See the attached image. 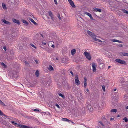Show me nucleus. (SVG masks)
<instances>
[{
  "label": "nucleus",
  "instance_id": "obj_21",
  "mask_svg": "<svg viewBox=\"0 0 128 128\" xmlns=\"http://www.w3.org/2000/svg\"><path fill=\"white\" fill-rule=\"evenodd\" d=\"M71 54L72 55H73L76 52V50L75 49H74L71 50Z\"/></svg>",
  "mask_w": 128,
  "mask_h": 128
},
{
  "label": "nucleus",
  "instance_id": "obj_50",
  "mask_svg": "<svg viewBox=\"0 0 128 128\" xmlns=\"http://www.w3.org/2000/svg\"><path fill=\"white\" fill-rule=\"evenodd\" d=\"M54 2L55 4L57 5L58 4V3L56 1V0H54Z\"/></svg>",
  "mask_w": 128,
  "mask_h": 128
},
{
  "label": "nucleus",
  "instance_id": "obj_33",
  "mask_svg": "<svg viewBox=\"0 0 128 128\" xmlns=\"http://www.w3.org/2000/svg\"><path fill=\"white\" fill-rule=\"evenodd\" d=\"M10 55H11V56H10L9 58L10 60H12V58H13L14 57V54H11V53Z\"/></svg>",
  "mask_w": 128,
  "mask_h": 128
},
{
  "label": "nucleus",
  "instance_id": "obj_44",
  "mask_svg": "<svg viewBox=\"0 0 128 128\" xmlns=\"http://www.w3.org/2000/svg\"><path fill=\"white\" fill-rule=\"evenodd\" d=\"M70 73L71 74L72 76H73L74 75V74L73 72H72V70H70Z\"/></svg>",
  "mask_w": 128,
  "mask_h": 128
},
{
  "label": "nucleus",
  "instance_id": "obj_37",
  "mask_svg": "<svg viewBox=\"0 0 128 128\" xmlns=\"http://www.w3.org/2000/svg\"><path fill=\"white\" fill-rule=\"evenodd\" d=\"M62 120L63 121H70V120L66 118H62Z\"/></svg>",
  "mask_w": 128,
  "mask_h": 128
},
{
  "label": "nucleus",
  "instance_id": "obj_60",
  "mask_svg": "<svg viewBox=\"0 0 128 128\" xmlns=\"http://www.w3.org/2000/svg\"><path fill=\"white\" fill-rule=\"evenodd\" d=\"M114 119V118H110V120H113Z\"/></svg>",
  "mask_w": 128,
  "mask_h": 128
},
{
  "label": "nucleus",
  "instance_id": "obj_13",
  "mask_svg": "<svg viewBox=\"0 0 128 128\" xmlns=\"http://www.w3.org/2000/svg\"><path fill=\"white\" fill-rule=\"evenodd\" d=\"M28 19L31 22L33 23L36 26H37L38 25V24L34 20L31 18H30L29 17H28Z\"/></svg>",
  "mask_w": 128,
  "mask_h": 128
},
{
  "label": "nucleus",
  "instance_id": "obj_55",
  "mask_svg": "<svg viewBox=\"0 0 128 128\" xmlns=\"http://www.w3.org/2000/svg\"><path fill=\"white\" fill-rule=\"evenodd\" d=\"M24 63L26 65H27V64H28V62H27L26 61H25L24 62Z\"/></svg>",
  "mask_w": 128,
  "mask_h": 128
},
{
  "label": "nucleus",
  "instance_id": "obj_46",
  "mask_svg": "<svg viewBox=\"0 0 128 128\" xmlns=\"http://www.w3.org/2000/svg\"><path fill=\"white\" fill-rule=\"evenodd\" d=\"M27 91L31 93H32V92L31 91V90L30 89V88H28V90H27Z\"/></svg>",
  "mask_w": 128,
  "mask_h": 128
},
{
  "label": "nucleus",
  "instance_id": "obj_32",
  "mask_svg": "<svg viewBox=\"0 0 128 128\" xmlns=\"http://www.w3.org/2000/svg\"><path fill=\"white\" fill-rule=\"evenodd\" d=\"M110 112H117V110L116 109H112Z\"/></svg>",
  "mask_w": 128,
  "mask_h": 128
},
{
  "label": "nucleus",
  "instance_id": "obj_26",
  "mask_svg": "<svg viewBox=\"0 0 128 128\" xmlns=\"http://www.w3.org/2000/svg\"><path fill=\"white\" fill-rule=\"evenodd\" d=\"M112 41L113 42H118L120 43H123V42H122L121 41L117 40L116 39H113L112 40Z\"/></svg>",
  "mask_w": 128,
  "mask_h": 128
},
{
  "label": "nucleus",
  "instance_id": "obj_4",
  "mask_svg": "<svg viewBox=\"0 0 128 128\" xmlns=\"http://www.w3.org/2000/svg\"><path fill=\"white\" fill-rule=\"evenodd\" d=\"M116 62L122 64L126 65V62L124 60H122L120 59L117 58L115 60Z\"/></svg>",
  "mask_w": 128,
  "mask_h": 128
},
{
  "label": "nucleus",
  "instance_id": "obj_12",
  "mask_svg": "<svg viewBox=\"0 0 128 128\" xmlns=\"http://www.w3.org/2000/svg\"><path fill=\"white\" fill-rule=\"evenodd\" d=\"M120 55L121 56H128V53L124 52H120L119 53Z\"/></svg>",
  "mask_w": 128,
  "mask_h": 128
},
{
  "label": "nucleus",
  "instance_id": "obj_38",
  "mask_svg": "<svg viewBox=\"0 0 128 128\" xmlns=\"http://www.w3.org/2000/svg\"><path fill=\"white\" fill-rule=\"evenodd\" d=\"M11 122L15 126H16V123L14 121H11Z\"/></svg>",
  "mask_w": 128,
  "mask_h": 128
},
{
  "label": "nucleus",
  "instance_id": "obj_11",
  "mask_svg": "<svg viewBox=\"0 0 128 128\" xmlns=\"http://www.w3.org/2000/svg\"><path fill=\"white\" fill-rule=\"evenodd\" d=\"M96 64L94 63H92V70L93 72H95L96 71Z\"/></svg>",
  "mask_w": 128,
  "mask_h": 128
},
{
  "label": "nucleus",
  "instance_id": "obj_40",
  "mask_svg": "<svg viewBox=\"0 0 128 128\" xmlns=\"http://www.w3.org/2000/svg\"><path fill=\"white\" fill-rule=\"evenodd\" d=\"M77 100L80 102H82V99L80 97H78L77 98Z\"/></svg>",
  "mask_w": 128,
  "mask_h": 128
},
{
  "label": "nucleus",
  "instance_id": "obj_28",
  "mask_svg": "<svg viewBox=\"0 0 128 128\" xmlns=\"http://www.w3.org/2000/svg\"><path fill=\"white\" fill-rule=\"evenodd\" d=\"M58 94L60 96L62 97L63 99H64L65 98V97L64 95L62 94L61 93L58 92Z\"/></svg>",
  "mask_w": 128,
  "mask_h": 128
},
{
  "label": "nucleus",
  "instance_id": "obj_31",
  "mask_svg": "<svg viewBox=\"0 0 128 128\" xmlns=\"http://www.w3.org/2000/svg\"><path fill=\"white\" fill-rule=\"evenodd\" d=\"M122 12L126 14H128V11L124 9H122Z\"/></svg>",
  "mask_w": 128,
  "mask_h": 128
},
{
  "label": "nucleus",
  "instance_id": "obj_62",
  "mask_svg": "<svg viewBox=\"0 0 128 128\" xmlns=\"http://www.w3.org/2000/svg\"><path fill=\"white\" fill-rule=\"evenodd\" d=\"M98 42H102V41L100 40H98Z\"/></svg>",
  "mask_w": 128,
  "mask_h": 128
},
{
  "label": "nucleus",
  "instance_id": "obj_30",
  "mask_svg": "<svg viewBox=\"0 0 128 128\" xmlns=\"http://www.w3.org/2000/svg\"><path fill=\"white\" fill-rule=\"evenodd\" d=\"M22 124H17L16 123V126H15L16 127H19L20 128H21V126H22Z\"/></svg>",
  "mask_w": 128,
  "mask_h": 128
},
{
  "label": "nucleus",
  "instance_id": "obj_53",
  "mask_svg": "<svg viewBox=\"0 0 128 128\" xmlns=\"http://www.w3.org/2000/svg\"><path fill=\"white\" fill-rule=\"evenodd\" d=\"M26 118H27L28 119H32V118L31 116L29 117H28V116H26Z\"/></svg>",
  "mask_w": 128,
  "mask_h": 128
},
{
  "label": "nucleus",
  "instance_id": "obj_47",
  "mask_svg": "<svg viewBox=\"0 0 128 128\" xmlns=\"http://www.w3.org/2000/svg\"><path fill=\"white\" fill-rule=\"evenodd\" d=\"M116 104L114 103L113 104H112V107H114V106L116 105Z\"/></svg>",
  "mask_w": 128,
  "mask_h": 128
},
{
  "label": "nucleus",
  "instance_id": "obj_6",
  "mask_svg": "<svg viewBox=\"0 0 128 128\" xmlns=\"http://www.w3.org/2000/svg\"><path fill=\"white\" fill-rule=\"evenodd\" d=\"M86 108L90 112H91L93 110V108L90 104L86 103Z\"/></svg>",
  "mask_w": 128,
  "mask_h": 128
},
{
  "label": "nucleus",
  "instance_id": "obj_27",
  "mask_svg": "<svg viewBox=\"0 0 128 128\" xmlns=\"http://www.w3.org/2000/svg\"><path fill=\"white\" fill-rule=\"evenodd\" d=\"M48 69L51 71L54 70V69L51 65H49L48 68Z\"/></svg>",
  "mask_w": 128,
  "mask_h": 128
},
{
  "label": "nucleus",
  "instance_id": "obj_36",
  "mask_svg": "<svg viewBox=\"0 0 128 128\" xmlns=\"http://www.w3.org/2000/svg\"><path fill=\"white\" fill-rule=\"evenodd\" d=\"M123 120H124V122H127L128 121V118L126 117H124L123 119Z\"/></svg>",
  "mask_w": 128,
  "mask_h": 128
},
{
  "label": "nucleus",
  "instance_id": "obj_10",
  "mask_svg": "<svg viewBox=\"0 0 128 128\" xmlns=\"http://www.w3.org/2000/svg\"><path fill=\"white\" fill-rule=\"evenodd\" d=\"M48 13L49 16L51 17L52 20H54V15L52 14V12L50 11H49L48 12Z\"/></svg>",
  "mask_w": 128,
  "mask_h": 128
},
{
  "label": "nucleus",
  "instance_id": "obj_16",
  "mask_svg": "<svg viewBox=\"0 0 128 128\" xmlns=\"http://www.w3.org/2000/svg\"><path fill=\"white\" fill-rule=\"evenodd\" d=\"M85 14H86L90 18V19L91 20H94V19L92 16L91 14L90 13H88V12H85Z\"/></svg>",
  "mask_w": 128,
  "mask_h": 128
},
{
  "label": "nucleus",
  "instance_id": "obj_7",
  "mask_svg": "<svg viewBox=\"0 0 128 128\" xmlns=\"http://www.w3.org/2000/svg\"><path fill=\"white\" fill-rule=\"evenodd\" d=\"M75 82L76 83V85H78L80 84V82L78 80V76L76 74V75L74 78Z\"/></svg>",
  "mask_w": 128,
  "mask_h": 128
},
{
  "label": "nucleus",
  "instance_id": "obj_56",
  "mask_svg": "<svg viewBox=\"0 0 128 128\" xmlns=\"http://www.w3.org/2000/svg\"><path fill=\"white\" fill-rule=\"evenodd\" d=\"M94 40L95 41H97V40H98V39L96 38V37H95V38H94Z\"/></svg>",
  "mask_w": 128,
  "mask_h": 128
},
{
  "label": "nucleus",
  "instance_id": "obj_43",
  "mask_svg": "<svg viewBox=\"0 0 128 128\" xmlns=\"http://www.w3.org/2000/svg\"><path fill=\"white\" fill-rule=\"evenodd\" d=\"M116 96L114 97L113 98L114 100H116L118 99V98L116 97Z\"/></svg>",
  "mask_w": 128,
  "mask_h": 128
},
{
  "label": "nucleus",
  "instance_id": "obj_59",
  "mask_svg": "<svg viewBox=\"0 0 128 128\" xmlns=\"http://www.w3.org/2000/svg\"><path fill=\"white\" fill-rule=\"evenodd\" d=\"M102 120H103L105 118V116H102Z\"/></svg>",
  "mask_w": 128,
  "mask_h": 128
},
{
  "label": "nucleus",
  "instance_id": "obj_58",
  "mask_svg": "<svg viewBox=\"0 0 128 128\" xmlns=\"http://www.w3.org/2000/svg\"><path fill=\"white\" fill-rule=\"evenodd\" d=\"M58 84L60 86L61 84L60 82H58Z\"/></svg>",
  "mask_w": 128,
  "mask_h": 128
},
{
  "label": "nucleus",
  "instance_id": "obj_17",
  "mask_svg": "<svg viewBox=\"0 0 128 128\" xmlns=\"http://www.w3.org/2000/svg\"><path fill=\"white\" fill-rule=\"evenodd\" d=\"M69 2L70 5L73 8H75L76 7L75 5L74 4V2L72 0Z\"/></svg>",
  "mask_w": 128,
  "mask_h": 128
},
{
  "label": "nucleus",
  "instance_id": "obj_64",
  "mask_svg": "<svg viewBox=\"0 0 128 128\" xmlns=\"http://www.w3.org/2000/svg\"><path fill=\"white\" fill-rule=\"evenodd\" d=\"M126 108V109H128V106H127Z\"/></svg>",
  "mask_w": 128,
  "mask_h": 128
},
{
  "label": "nucleus",
  "instance_id": "obj_19",
  "mask_svg": "<svg viewBox=\"0 0 128 128\" xmlns=\"http://www.w3.org/2000/svg\"><path fill=\"white\" fill-rule=\"evenodd\" d=\"M93 10L94 11H96V12H102V10L100 9L96 8H93Z\"/></svg>",
  "mask_w": 128,
  "mask_h": 128
},
{
  "label": "nucleus",
  "instance_id": "obj_9",
  "mask_svg": "<svg viewBox=\"0 0 128 128\" xmlns=\"http://www.w3.org/2000/svg\"><path fill=\"white\" fill-rule=\"evenodd\" d=\"M51 79L50 77L49 76L48 77H47V78L46 81L47 82V84H48V86H49L50 85V84L52 82Z\"/></svg>",
  "mask_w": 128,
  "mask_h": 128
},
{
  "label": "nucleus",
  "instance_id": "obj_20",
  "mask_svg": "<svg viewBox=\"0 0 128 128\" xmlns=\"http://www.w3.org/2000/svg\"><path fill=\"white\" fill-rule=\"evenodd\" d=\"M99 66L100 68H103L104 67V64L103 63H100L99 64Z\"/></svg>",
  "mask_w": 128,
  "mask_h": 128
},
{
  "label": "nucleus",
  "instance_id": "obj_23",
  "mask_svg": "<svg viewBox=\"0 0 128 128\" xmlns=\"http://www.w3.org/2000/svg\"><path fill=\"white\" fill-rule=\"evenodd\" d=\"M21 128H32V127H30L26 125H22V126H21Z\"/></svg>",
  "mask_w": 128,
  "mask_h": 128
},
{
  "label": "nucleus",
  "instance_id": "obj_18",
  "mask_svg": "<svg viewBox=\"0 0 128 128\" xmlns=\"http://www.w3.org/2000/svg\"><path fill=\"white\" fill-rule=\"evenodd\" d=\"M86 81H87V79L86 78V77H85L84 78V86L85 88L86 87V86L87 85V83H86Z\"/></svg>",
  "mask_w": 128,
  "mask_h": 128
},
{
  "label": "nucleus",
  "instance_id": "obj_29",
  "mask_svg": "<svg viewBox=\"0 0 128 128\" xmlns=\"http://www.w3.org/2000/svg\"><path fill=\"white\" fill-rule=\"evenodd\" d=\"M0 116H3L6 117V118H7V117H8V116L4 114L3 112L0 110Z\"/></svg>",
  "mask_w": 128,
  "mask_h": 128
},
{
  "label": "nucleus",
  "instance_id": "obj_51",
  "mask_svg": "<svg viewBox=\"0 0 128 128\" xmlns=\"http://www.w3.org/2000/svg\"><path fill=\"white\" fill-rule=\"evenodd\" d=\"M42 43L44 45H46V43L44 41H42Z\"/></svg>",
  "mask_w": 128,
  "mask_h": 128
},
{
  "label": "nucleus",
  "instance_id": "obj_49",
  "mask_svg": "<svg viewBox=\"0 0 128 128\" xmlns=\"http://www.w3.org/2000/svg\"><path fill=\"white\" fill-rule=\"evenodd\" d=\"M99 122L100 123V124L102 125V126H104V124H103V123H102V122H101L100 121Z\"/></svg>",
  "mask_w": 128,
  "mask_h": 128
},
{
  "label": "nucleus",
  "instance_id": "obj_54",
  "mask_svg": "<svg viewBox=\"0 0 128 128\" xmlns=\"http://www.w3.org/2000/svg\"><path fill=\"white\" fill-rule=\"evenodd\" d=\"M34 61L37 64H38V61L36 60H34Z\"/></svg>",
  "mask_w": 128,
  "mask_h": 128
},
{
  "label": "nucleus",
  "instance_id": "obj_48",
  "mask_svg": "<svg viewBox=\"0 0 128 128\" xmlns=\"http://www.w3.org/2000/svg\"><path fill=\"white\" fill-rule=\"evenodd\" d=\"M46 50L47 51L49 52L50 51V49L47 48H46Z\"/></svg>",
  "mask_w": 128,
  "mask_h": 128
},
{
  "label": "nucleus",
  "instance_id": "obj_2",
  "mask_svg": "<svg viewBox=\"0 0 128 128\" xmlns=\"http://www.w3.org/2000/svg\"><path fill=\"white\" fill-rule=\"evenodd\" d=\"M104 85H102V88H105L108 87V85L109 84V81L107 79H105L104 80Z\"/></svg>",
  "mask_w": 128,
  "mask_h": 128
},
{
  "label": "nucleus",
  "instance_id": "obj_45",
  "mask_svg": "<svg viewBox=\"0 0 128 128\" xmlns=\"http://www.w3.org/2000/svg\"><path fill=\"white\" fill-rule=\"evenodd\" d=\"M3 48L4 50L5 51H6V46L3 47Z\"/></svg>",
  "mask_w": 128,
  "mask_h": 128
},
{
  "label": "nucleus",
  "instance_id": "obj_52",
  "mask_svg": "<svg viewBox=\"0 0 128 128\" xmlns=\"http://www.w3.org/2000/svg\"><path fill=\"white\" fill-rule=\"evenodd\" d=\"M34 111H39V110L38 109H36L34 110Z\"/></svg>",
  "mask_w": 128,
  "mask_h": 128
},
{
  "label": "nucleus",
  "instance_id": "obj_22",
  "mask_svg": "<svg viewBox=\"0 0 128 128\" xmlns=\"http://www.w3.org/2000/svg\"><path fill=\"white\" fill-rule=\"evenodd\" d=\"M68 60L66 58H63L62 59V61L64 63H67L68 62Z\"/></svg>",
  "mask_w": 128,
  "mask_h": 128
},
{
  "label": "nucleus",
  "instance_id": "obj_3",
  "mask_svg": "<svg viewBox=\"0 0 128 128\" xmlns=\"http://www.w3.org/2000/svg\"><path fill=\"white\" fill-rule=\"evenodd\" d=\"M12 75L14 80L16 79V78L18 77V74L14 70H12Z\"/></svg>",
  "mask_w": 128,
  "mask_h": 128
},
{
  "label": "nucleus",
  "instance_id": "obj_25",
  "mask_svg": "<svg viewBox=\"0 0 128 128\" xmlns=\"http://www.w3.org/2000/svg\"><path fill=\"white\" fill-rule=\"evenodd\" d=\"M2 6L4 10H6L7 9V8L6 5L5 4L2 3Z\"/></svg>",
  "mask_w": 128,
  "mask_h": 128
},
{
  "label": "nucleus",
  "instance_id": "obj_8",
  "mask_svg": "<svg viewBox=\"0 0 128 128\" xmlns=\"http://www.w3.org/2000/svg\"><path fill=\"white\" fill-rule=\"evenodd\" d=\"M87 32L88 34L93 38H95V37H96V36L93 32H92L89 30H88L87 31Z\"/></svg>",
  "mask_w": 128,
  "mask_h": 128
},
{
  "label": "nucleus",
  "instance_id": "obj_42",
  "mask_svg": "<svg viewBox=\"0 0 128 128\" xmlns=\"http://www.w3.org/2000/svg\"><path fill=\"white\" fill-rule=\"evenodd\" d=\"M55 105L58 108H60V106L58 104H55Z\"/></svg>",
  "mask_w": 128,
  "mask_h": 128
},
{
  "label": "nucleus",
  "instance_id": "obj_24",
  "mask_svg": "<svg viewBox=\"0 0 128 128\" xmlns=\"http://www.w3.org/2000/svg\"><path fill=\"white\" fill-rule=\"evenodd\" d=\"M22 22L24 23V24L26 25H28V22H27L26 20L24 19H22Z\"/></svg>",
  "mask_w": 128,
  "mask_h": 128
},
{
  "label": "nucleus",
  "instance_id": "obj_1",
  "mask_svg": "<svg viewBox=\"0 0 128 128\" xmlns=\"http://www.w3.org/2000/svg\"><path fill=\"white\" fill-rule=\"evenodd\" d=\"M119 82L124 87H126L128 88V81H126L125 79L122 77L120 78Z\"/></svg>",
  "mask_w": 128,
  "mask_h": 128
},
{
  "label": "nucleus",
  "instance_id": "obj_34",
  "mask_svg": "<svg viewBox=\"0 0 128 128\" xmlns=\"http://www.w3.org/2000/svg\"><path fill=\"white\" fill-rule=\"evenodd\" d=\"M1 64L2 66L4 68H6L7 67V66L4 63L2 62H1Z\"/></svg>",
  "mask_w": 128,
  "mask_h": 128
},
{
  "label": "nucleus",
  "instance_id": "obj_35",
  "mask_svg": "<svg viewBox=\"0 0 128 128\" xmlns=\"http://www.w3.org/2000/svg\"><path fill=\"white\" fill-rule=\"evenodd\" d=\"M35 74L37 77H38L39 75V71L38 70H37Z\"/></svg>",
  "mask_w": 128,
  "mask_h": 128
},
{
  "label": "nucleus",
  "instance_id": "obj_5",
  "mask_svg": "<svg viewBox=\"0 0 128 128\" xmlns=\"http://www.w3.org/2000/svg\"><path fill=\"white\" fill-rule=\"evenodd\" d=\"M84 54L87 59L89 60H91V56L89 53L85 51Z\"/></svg>",
  "mask_w": 128,
  "mask_h": 128
},
{
  "label": "nucleus",
  "instance_id": "obj_14",
  "mask_svg": "<svg viewBox=\"0 0 128 128\" xmlns=\"http://www.w3.org/2000/svg\"><path fill=\"white\" fill-rule=\"evenodd\" d=\"M2 21L5 24L8 25H10L11 24V23L10 22L6 20L5 19H2Z\"/></svg>",
  "mask_w": 128,
  "mask_h": 128
},
{
  "label": "nucleus",
  "instance_id": "obj_63",
  "mask_svg": "<svg viewBox=\"0 0 128 128\" xmlns=\"http://www.w3.org/2000/svg\"><path fill=\"white\" fill-rule=\"evenodd\" d=\"M40 35L43 38V35H42V34H40Z\"/></svg>",
  "mask_w": 128,
  "mask_h": 128
},
{
  "label": "nucleus",
  "instance_id": "obj_57",
  "mask_svg": "<svg viewBox=\"0 0 128 128\" xmlns=\"http://www.w3.org/2000/svg\"><path fill=\"white\" fill-rule=\"evenodd\" d=\"M123 46L122 44H120L119 46V47H121L122 46Z\"/></svg>",
  "mask_w": 128,
  "mask_h": 128
},
{
  "label": "nucleus",
  "instance_id": "obj_15",
  "mask_svg": "<svg viewBox=\"0 0 128 128\" xmlns=\"http://www.w3.org/2000/svg\"><path fill=\"white\" fill-rule=\"evenodd\" d=\"M12 20L15 23L18 24H20V22L18 20L16 19L13 18L12 19Z\"/></svg>",
  "mask_w": 128,
  "mask_h": 128
},
{
  "label": "nucleus",
  "instance_id": "obj_61",
  "mask_svg": "<svg viewBox=\"0 0 128 128\" xmlns=\"http://www.w3.org/2000/svg\"><path fill=\"white\" fill-rule=\"evenodd\" d=\"M125 126L126 128H128V124H126Z\"/></svg>",
  "mask_w": 128,
  "mask_h": 128
},
{
  "label": "nucleus",
  "instance_id": "obj_39",
  "mask_svg": "<svg viewBox=\"0 0 128 128\" xmlns=\"http://www.w3.org/2000/svg\"><path fill=\"white\" fill-rule=\"evenodd\" d=\"M57 16L60 20H61V18L60 17V14L59 13H57Z\"/></svg>",
  "mask_w": 128,
  "mask_h": 128
},
{
  "label": "nucleus",
  "instance_id": "obj_41",
  "mask_svg": "<svg viewBox=\"0 0 128 128\" xmlns=\"http://www.w3.org/2000/svg\"><path fill=\"white\" fill-rule=\"evenodd\" d=\"M30 45H31V46L33 47L34 48H36V47L33 44H30Z\"/></svg>",
  "mask_w": 128,
  "mask_h": 128
}]
</instances>
